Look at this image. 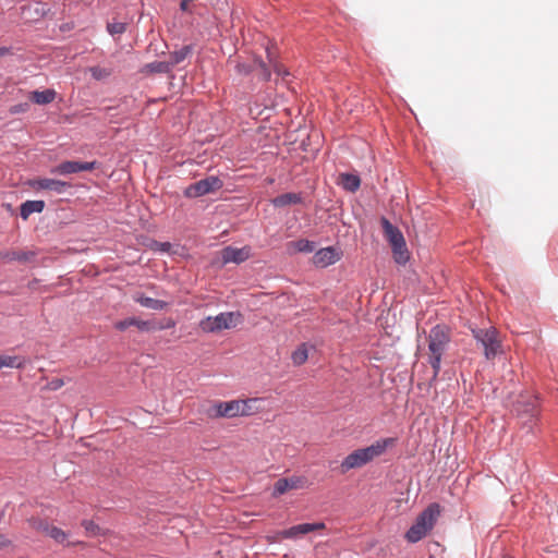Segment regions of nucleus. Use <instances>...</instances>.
I'll return each mask as SVG.
<instances>
[{
	"label": "nucleus",
	"mask_w": 558,
	"mask_h": 558,
	"mask_svg": "<svg viewBox=\"0 0 558 558\" xmlns=\"http://www.w3.org/2000/svg\"><path fill=\"white\" fill-rule=\"evenodd\" d=\"M397 438L395 437L380 438L368 447L352 451L341 462L342 473H345L351 469L365 465L366 463L373 461L375 458L381 456L388 448L395 446Z\"/></svg>",
	"instance_id": "1"
},
{
	"label": "nucleus",
	"mask_w": 558,
	"mask_h": 558,
	"mask_svg": "<svg viewBox=\"0 0 558 558\" xmlns=\"http://www.w3.org/2000/svg\"><path fill=\"white\" fill-rule=\"evenodd\" d=\"M450 342V336L446 326H434L428 336V363L433 368V379L440 373L441 359Z\"/></svg>",
	"instance_id": "2"
},
{
	"label": "nucleus",
	"mask_w": 558,
	"mask_h": 558,
	"mask_svg": "<svg viewBox=\"0 0 558 558\" xmlns=\"http://www.w3.org/2000/svg\"><path fill=\"white\" fill-rule=\"evenodd\" d=\"M440 514V507L438 504L433 502L427 506L416 518L415 522L405 533V539L409 543H417L426 534L433 530L438 517Z\"/></svg>",
	"instance_id": "3"
},
{
	"label": "nucleus",
	"mask_w": 558,
	"mask_h": 558,
	"mask_svg": "<svg viewBox=\"0 0 558 558\" xmlns=\"http://www.w3.org/2000/svg\"><path fill=\"white\" fill-rule=\"evenodd\" d=\"M381 226L385 236L391 245L395 262L405 265L410 256L402 232L385 217L381 218Z\"/></svg>",
	"instance_id": "4"
},
{
	"label": "nucleus",
	"mask_w": 558,
	"mask_h": 558,
	"mask_svg": "<svg viewBox=\"0 0 558 558\" xmlns=\"http://www.w3.org/2000/svg\"><path fill=\"white\" fill-rule=\"evenodd\" d=\"M472 335L484 350V355L487 360H493L498 354L500 349V341L498 340V332L496 328H475L472 329Z\"/></svg>",
	"instance_id": "5"
},
{
	"label": "nucleus",
	"mask_w": 558,
	"mask_h": 558,
	"mask_svg": "<svg viewBox=\"0 0 558 558\" xmlns=\"http://www.w3.org/2000/svg\"><path fill=\"white\" fill-rule=\"evenodd\" d=\"M251 400H232L228 402H216L208 411L211 417H235L251 414L248 403Z\"/></svg>",
	"instance_id": "6"
},
{
	"label": "nucleus",
	"mask_w": 558,
	"mask_h": 558,
	"mask_svg": "<svg viewBox=\"0 0 558 558\" xmlns=\"http://www.w3.org/2000/svg\"><path fill=\"white\" fill-rule=\"evenodd\" d=\"M240 318L239 313L225 312L216 316H207L199 322V328L204 332H217L222 329H230L236 326Z\"/></svg>",
	"instance_id": "7"
},
{
	"label": "nucleus",
	"mask_w": 558,
	"mask_h": 558,
	"mask_svg": "<svg viewBox=\"0 0 558 558\" xmlns=\"http://www.w3.org/2000/svg\"><path fill=\"white\" fill-rule=\"evenodd\" d=\"M223 185L222 181L216 175H209L202 179L193 184H190L184 190V195L189 198H196L215 192L221 189Z\"/></svg>",
	"instance_id": "8"
},
{
	"label": "nucleus",
	"mask_w": 558,
	"mask_h": 558,
	"mask_svg": "<svg viewBox=\"0 0 558 558\" xmlns=\"http://www.w3.org/2000/svg\"><path fill=\"white\" fill-rule=\"evenodd\" d=\"M513 411L524 423H532L539 414L538 398H521L513 404Z\"/></svg>",
	"instance_id": "9"
},
{
	"label": "nucleus",
	"mask_w": 558,
	"mask_h": 558,
	"mask_svg": "<svg viewBox=\"0 0 558 558\" xmlns=\"http://www.w3.org/2000/svg\"><path fill=\"white\" fill-rule=\"evenodd\" d=\"M98 166L97 161L65 160L54 166L50 172L58 175H68L82 171H92Z\"/></svg>",
	"instance_id": "10"
},
{
	"label": "nucleus",
	"mask_w": 558,
	"mask_h": 558,
	"mask_svg": "<svg viewBox=\"0 0 558 558\" xmlns=\"http://www.w3.org/2000/svg\"><path fill=\"white\" fill-rule=\"evenodd\" d=\"M29 184L36 191H51L56 194H64L72 186L69 182L50 178H38Z\"/></svg>",
	"instance_id": "11"
},
{
	"label": "nucleus",
	"mask_w": 558,
	"mask_h": 558,
	"mask_svg": "<svg viewBox=\"0 0 558 558\" xmlns=\"http://www.w3.org/2000/svg\"><path fill=\"white\" fill-rule=\"evenodd\" d=\"M306 480L302 476H291V477H282L279 478L275 485L272 490V496L278 497L283 495L290 489H298L303 487Z\"/></svg>",
	"instance_id": "12"
},
{
	"label": "nucleus",
	"mask_w": 558,
	"mask_h": 558,
	"mask_svg": "<svg viewBox=\"0 0 558 558\" xmlns=\"http://www.w3.org/2000/svg\"><path fill=\"white\" fill-rule=\"evenodd\" d=\"M325 524L323 522H316V523H301L293 525L289 529H286L280 532L281 537L287 539L296 538L300 535H304L320 529H324Z\"/></svg>",
	"instance_id": "13"
},
{
	"label": "nucleus",
	"mask_w": 558,
	"mask_h": 558,
	"mask_svg": "<svg viewBox=\"0 0 558 558\" xmlns=\"http://www.w3.org/2000/svg\"><path fill=\"white\" fill-rule=\"evenodd\" d=\"M313 259L316 266L325 268L337 263L340 259V254L333 246H327L318 250Z\"/></svg>",
	"instance_id": "14"
},
{
	"label": "nucleus",
	"mask_w": 558,
	"mask_h": 558,
	"mask_svg": "<svg viewBox=\"0 0 558 558\" xmlns=\"http://www.w3.org/2000/svg\"><path fill=\"white\" fill-rule=\"evenodd\" d=\"M221 258L223 264H241L248 258V253L245 248L226 246L221 251Z\"/></svg>",
	"instance_id": "15"
},
{
	"label": "nucleus",
	"mask_w": 558,
	"mask_h": 558,
	"mask_svg": "<svg viewBox=\"0 0 558 558\" xmlns=\"http://www.w3.org/2000/svg\"><path fill=\"white\" fill-rule=\"evenodd\" d=\"M301 203H302L301 193H293V192L280 194L271 199V204L276 208H281V207H286L289 205H296V204H301Z\"/></svg>",
	"instance_id": "16"
},
{
	"label": "nucleus",
	"mask_w": 558,
	"mask_h": 558,
	"mask_svg": "<svg viewBox=\"0 0 558 558\" xmlns=\"http://www.w3.org/2000/svg\"><path fill=\"white\" fill-rule=\"evenodd\" d=\"M57 93L52 88L45 90H33L29 93L28 98L37 105H48L54 100Z\"/></svg>",
	"instance_id": "17"
},
{
	"label": "nucleus",
	"mask_w": 558,
	"mask_h": 558,
	"mask_svg": "<svg viewBox=\"0 0 558 558\" xmlns=\"http://www.w3.org/2000/svg\"><path fill=\"white\" fill-rule=\"evenodd\" d=\"M45 208L44 201H26L21 205L20 216L22 219L26 220L34 213H41Z\"/></svg>",
	"instance_id": "18"
},
{
	"label": "nucleus",
	"mask_w": 558,
	"mask_h": 558,
	"mask_svg": "<svg viewBox=\"0 0 558 558\" xmlns=\"http://www.w3.org/2000/svg\"><path fill=\"white\" fill-rule=\"evenodd\" d=\"M38 530L45 532L47 535H49L52 539H54L57 543L62 544L65 538L66 534L63 530L57 526L49 525L45 521H40L38 525L36 526Z\"/></svg>",
	"instance_id": "19"
},
{
	"label": "nucleus",
	"mask_w": 558,
	"mask_h": 558,
	"mask_svg": "<svg viewBox=\"0 0 558 558\" xmlns=\"http://www.w3.org/2000/svg\"><path fill=\"white\" fill-rule=\"evenodd\" d=\"M341 186L351 193L356 192L361 185V179L357 174L344 172L340 174Z\"/></svg>",
	"instance_id": "20"
},
{
	"label": "nucleus",
	"mask_w": 558,
	"mask_h": 558,
	"mask_svg": "<svg viewBox=\"0 0 558 558\" xmlns=\"http://www.w3.org/2000/svg\"><path fill=\"white\" fill-rule=\"evenodd\" d=\"M193 52L192 45H185L181 47L179 50H174L170 53V59L168 61L170 68L172 69L177 64L183 62L191 53Z\"/></svg>",
	"instance_id": "21"
},
{
	"label": "nucleus",
	"mask_w": 558,
	"mask_h": 558,
	"mask_svg": "<svg viewBox=\"0 0 558 558\" xmlns=\"http://www.w3.org/2000/svg\"><path fill=\"white\" fill-rule=\"evenodd\" d=\"M136 302L146 308H150L154 311H162L168 306V303L162 300L154 299L146 295H141L136 299Z\"/></svg>",
	"instance_id": "22"
},
{
	"label": "nucleus",
	"mask_w": 558,
	"mask_h": 558,
	"mask_svg": "<svg viewBox=\"0 0 558 558\" xmlns=\"http://www.w3.org/2000/svg\"><path fill=\"white\" fill-rule=\"evenodd\" d=\"M4 258L26 264L34 260L35 253L33 251H11L4 255Z\"/></svg>",
	"instance_id": "23"
},
{
	"label": "nucleus",
	"mask_w": 558,
	"mask_h": 558,
	"mask_svg": "<svg viewBox=\"0 0 558 558\" xmlns=\"http://www.w3.org/2000/svg\"><path fill=\"white\" fill-rule=\"evenodd\" d=\"M26 361L22 356L17 355H0V365L1 368L10 367V368H23Z\"/></svg>",
	"instance_id": "24"
},
{
	"label": "nucleus",
	"mask_w": 558,
	"mask_h": 558,
	"mask_svg": "<svg viewBox=\"0 0 558 558\" xmlns=\"http://www.w3.org/2000/svg\"><path fill=\"white\" fill-rule=\"evenodd\" d=\"M145 69L150 73H163L167 74L171 72V68L168 63V61H154L150 63H147L145 65Z\"/></svg>",
	"instance_id": "25"
},
{
	"label": "nucleus",
	"mask_w": 558,
	"mask_h": 558,
	"mask_svg": "<svg viewBox=\"0 0 558 558\" xmlns=\"http://www.w3.org/2000/svg\"><path fill=\"white\" fill-rule=\"evenodd\" d=\"M308 352L305 343L301 344L295 351H293L291 359L294 365H302L306 362Z\"/></svg>",
	"instance_id": "26"
},
{
	"label": "nucleus",
	"mask_w": 558,
	"mask_h": 558,
	"mask_svg": "<svg viewBox=\"0 0 558 558\" xmlns=\"http://www.w3.org/2000/svg\"><path fill=\"white\" fill-rule=\"evenodd\" d=\"M291 244L300 253H312L315 250V243L306 239H300Z\"/></svg>",
	"instance_id": "27"
},
{
	"label": "nucleus",
	"mask_w": 558,
	"mask_h": 558,
	"mask_svg": "<svg viewBox=\"0 0 558 558\" xmlns=\"http://www.w3.org/2000/svg\"><path fill=\"white\" fill-rule=\"evenodd\" d=\"M107 31L111 36L122 35L126 31V24L123 22H111L107 24Z\"/></svg>",
	"instance_id": "28"
},
{
	"label": "nucleus",
	"mask_w": 558,
	"mask_h": 558,
	"mask_svg": "<svg viewBox=\"0 0 558 558\" xmlns=\"http://www.w3.org/2000/svg\"><path fill=\"white\" fill-rule=\"evenodd\" d=\"M133 326L137 327L141 331H155V320H142L135 317Z\"/></svg>",
	"instance_id": "29"
},
{
	"label": "nucleus",
	"mask_w": 558,
	"mask_h": 558,
	"mask_svg": "<svg viewBox=\"0 0 558 558\" xmlns=\"http://www.w3.org/2000/svg\"><path fill=\"white\" fill-rule=\"evenodd\" d=\"M175 326V320L172 318H165L161 322H155V331L170 329Z\"/></svg>",
	"instance_id": "30"
},
{
	"label": "nucleus",
	"mask_w": 558,
	"mask_h": 558,
	"mask_svg": "<svg viewBox=\"0 0 558 558\" xmlns=\"http://www.w3.org/2000/svg\"><path fill=\"white\" fill-rule=\"evenodd\" d=\"M134 323H135V317H129V318H125V319L117 322L114 324V328L120 330V331H124L129 327L133 326Z\"/></svg>",
	"instance_id": "31"
},
{
	"label": "nucleus",
	"mask_w": 558,
	"mask_h": 558,
	"mask_svg": "<svg viewBox=\"0 0 558 558\" xmlns=\"http://www.w3.org/2000/svg\"><path fill=\"white\" fill-rule=\"evenodd\" d=\"M90 74L95 80H101L108 76L109 72L100 66H93L90 68Z\"/></svg>",
	"instance_id": "32"
},
{
	"label": "nucleus",
	"mask_w": 558,
	"mask_h": 558,
	"mask_svg": "<svg viewBox=\"0 0 558 558\" xmlns=\"http://www.w3.org/2000/svg\"><path fill=\"white\" fill-rule=\"evenodd\" d=\"M28 109H29L28 102H21V104L13 105L9 111L11 114H20V113L26 112Z\"/></svg>",
	"instance_id": "33"
},
{
	"label": "nucleus",
	"mask_w": 558,
	"mask_h": 558,
	"mask_svg": "<svg viewBox=\"0 0 558 558\" xmlns=\"http://www.w3.org/2000/svg\"><path fill=\"white\" fill-rule=\"evenodd\" d=\"M82 525L85 527L86 532L94 535L97 534V532L99 531V526L90 520H84L82 522Z\"/></svg>",
	"instance_id": "34"
},
{
	"label": "nucleus",
	"mask_w": 558,
	"mask_h": 558,
	"mask_svg": "<svg viewBox=\"0 0 558 558\" xmlns=\"http://www.w3.org/2000/svg\"><path fill=\"white\" fill-rule=\"evenodd\" d=\"M11 545H12V542L9 538H7L4 535L0 534V549L8 548Z\"/></svg>",
	"instance_id": "35"
},
{
	"label": "nucleus",
	"mask_w": 558,
	"mask_h": 558,
	"mask_svg": "<svg viewBox=\"0 0 558 558\" xmlns=\"http://www.w3.org/2000/svg\"><path fill=\"white\" fill-rule=\"evenodd\" d=\"M260 66L263 68L264 80L268 81L270 78V71L263 61H260Z\"/></svg>",
	"instance_id": "36"
},
{
	"label": "nucleus",
	"mask_w": 558,
	"mask_h": 558,
	"mask_svg": "<svg viewBox=\"0 0 558 558\" xmlns=\"http://www.w3.org/2000/svg\"><path fill=\"white\" fill-rule=\"evenodd\" d=\"M62 385H63L62 379H53V380H51V383H50V387H51V389H58V388H60Z\"/></svg>",
	"instance_id": "37"
},
{
	"label": "nucleus",
	"mask_w": 558,
	"mask_h": 558,
	"mask_svg": "<svg viewBox=\"0 0 558 558\" xmlns=\"http://www.w3.org/2000/svg\"><path fill=\"white\" fill-rule=\"evenodd\" d=\"M10 50H11V49H10V48H8V47L0 46V57H4V56L9 54V53H10Z\"/></svg>",
	"instance_id": "38"
},
{
	"label": "nucleus",
	"mask_w": 558,
	"mask_h": 558,
	"mask_svg": "<svg viewBox=\"0 0 558 558\" xmlns=\"http://www.w3.org/2000/svg\"><path fill=\"white\" fill-rule=\"evenodd\" d=\"M180 9L182 11H187L189 10V0H182L180 3Z\"/></svg>",
	"instance_id": "39"
},
{
	"label": "nucleus",
	"mask_w": 558,
	"mask_h": 558,
	"mask_svg": "<svg viewBox=\"0 0 558 558\" xmlns=\"http://www.w3.org/2000/svg\"><path fill=\"white\" fill-rule=\"evenodd\" d=\"M502 558H514V557H512L510 555H505Z\"/></svg>",
	"instance_id": "40"
},
{
	"label": "nucleus",
	"mask_w": 558,
	"mask_h": 558,
	"mask_svg": "<svg viewBox=\"0 0 558 558\" xmlns=\"http://www.w3.org/2000/svg\"><path fill=\"white\" fill-rule=\"evenodd\" d=\"M266 51H267L268 58L270 59V51H269V49H267Z\"/></svg>",
	"instance_id": "41"
}]
</instances>
